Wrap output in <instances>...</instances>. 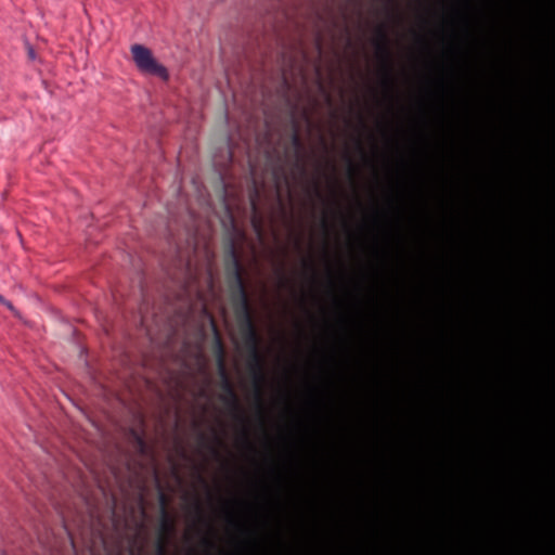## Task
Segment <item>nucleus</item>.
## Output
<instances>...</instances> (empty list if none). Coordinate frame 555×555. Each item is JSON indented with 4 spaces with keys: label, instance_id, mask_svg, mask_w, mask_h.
Returning a JSON list of instances; mask_svg holds the SVG:
<instances>
[{
    "label": "nucleus",
    "instance_id": "obj_3",
    "mask_svg": "<svg viewBox=\"0 0 555 555\" xmlns=\"http://www.w3.org/2000/svg\"><path fill=\"white\" fill-rule=\"evenodd\" d=\"M29 55L34 59V51L30 49Z\"/></svg>",
    "mask_w": 555,
    "mask_h": 555
},
{
    "label": "nucleus",
    "instance_id": "obj_2",
    "mask_svg": "<svg viewBox=\"0 0 555 555\" xmlns=\"http://www.w3.org/2000/svg\"><path fill=\"white\" fill-rule=\"evenodd\" d=\"M0 304L5 306L15 318H17L18 320H23L21 312L12 305L11 301L7 300L2 295H0Z\"/></svg>",
    "mask_w": 555,
    "mask_h": 555
},
{
    "label": "nucleus",
    "instance_id": "obj_4",
    "mask_svg": "<svg viewBox=\"0 0 555 555\" xmlns=\"http://www.w3.org/2000/svg\"><path fill=\"white\" fill-rule=\"evenodd\" d=\"M389 77L385 78V83H388Z\"/></svg>",
    "mask_w": 555,
    "mask_h": 555
},
{
    "label": "nucleus",
    "instance_id": "obj_1",
    "mask_svg": "<svg viewBox=\"0 0 555 555\" xmlns=\"http://www.w3.org/2000/svg\"><path fill=\"white\" fill-rule=\"evenodd\" d=\"M130 52L133 63L140 73L159 77L164 81L169 79L167 68L155 59L151 49L143 44L134 43L130 47Z\"/></svg>",
    "mask_w": 555,
    "mask_h": 555
}]
</instances>
